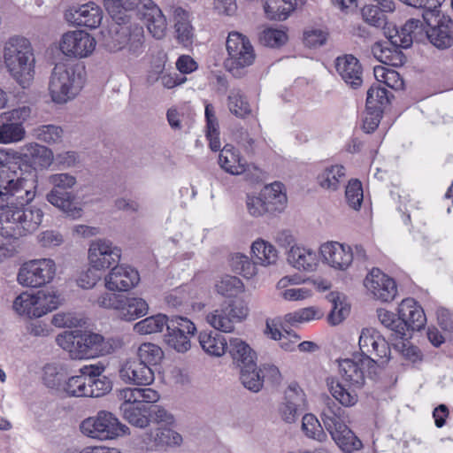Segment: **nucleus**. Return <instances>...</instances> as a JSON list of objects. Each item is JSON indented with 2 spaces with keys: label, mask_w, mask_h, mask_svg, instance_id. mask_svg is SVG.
<instances>
[{
  "label": "nucleus",
  "mask_w": 453,
  "mask_h": 453,
  "mask_svg": "<svg viewBox=\"0 0 453 453\" xmlns=\"http://www.w3.org/2000/svg\"><path fill=\"white\" fill-rule=\"evenodd\" d=\"M3 59L10 77L21 88L31 86L35 75V54L30 40L12 35L4 43Z\"/></svg>",
  "instance_id": "1"
},
{
  "label": "nucleus",
  "mask_w": 453,
  "mask_h": 453,
  "mask_svg": "<svg viewBox=\"0 0 453 453\" xmlns=\"http://www.w3.org/2000/svg\"><path fill=\"white\" fill-rule=\"evenodd\" d=\"M85 83L83 69L79 65L58 63L52 69L48 91L56 104L73 100Z\"/></svg>",
  "instance_id": "2"
},
{
  "label": "nucleus",
  "mask_w": 453,
  "mask_h": 453,
  "mask_svg": "<svg viewBox=\"0 0 453 453\" xmlns=\"http://www.w3.org/2000/svg\"><path fill=\"white\" fill-rule=\"evenodd\" d=\"M325 429L344 452H353L362 448L361 441L345 424V411L332 399H327L321 412Z\"/></svg>",
  "instance_id": "3"
},
{
  "label": "nucleus",
  "mask_w": 453,
  "mask_h": 453,
  "mask_svg": "<svg viewBox=\"0 0 453 453\" xmlns=\"http://www.w3.org/2000/svg\"><path fill=\"white\" fill-rule=\"evenodd\" d=\"M47 182L50 190L46 195V200L68 217L80 218L82 211L74 205L75 196L72 192L77 184L76 176L69 173H56L47 177Z\"/></svg>",
  "instance_id": "4"
},
{
  "label": "nucleus",
  "mask_w": 453,
  "mask_h": 453,
  "mask_svg": "<svg viewBox=\"0 0 453 453\" xmlns=\"http://www.w3.org/2000/svg\"><path fill=\"white\" fill-rule=\"evenodd\" d=\"M80 429L87 437L100 441L115 440L129 434L128 426L115 414L104 410L82 420Z\"/></svg>",
  "instance_id": "5"
},
{
  "label": "nucleus",
  "mask_w": 453,
  "mask_h": 453,
  "mask_svg": "<svg viewBox=\"0 0 453 453\" xmlns=\"http://www.w3.org/2000/svg\"><path fill=\"white\" fill-rule=\"evenodd\" d=\"M59 303V296L53 290L25 291L14 299L12 308L20 316L37 319L56 310Z\"/></svg>",
  "instance_id": "6"
},
{
  "label": "nucleus",
  "mask_w": 453,
  "mask_h": 453,
  "mask_svg": "<svg viewBox=\"0 0 453 453\" xmlns=\"http://www.w3.org/2000/svg\"><path fill=\"white\" fill-rule=\"evenodd\" d=\"M126 23H117L108 32L104 45L110 52H118L123 49L134 57L140 56L144 48L143 28L138 25L126 26Z\"/></svg>",
  "instance_id": "7"
},
{
  "label": "nucleus",
  "mask_w": 453,
  "mask_h": 453,
  "mask_svg": "<svg viewBox=\"0 0 453 453\" xmlns=\"http://www.w3.org/2000/svg\"><path fill=\"white\" fill-rule=\"evenodd\" d=\"M226 50V67L235 77H241L256 60L255 50L250 39L239 32L229 33Z\"/></svg>",
  "instance_id": "8"
},
{
  "label": "nucleus",
  "mask_w": 453,
  "mask_h": 453,
  "mask_svg": "<svg viewBox=\"0 0 453 453\" xmlns=\"http://www.w3.org/2000/svg\"><path fill=\"white\" fill-rule=\"evenodd\" d=\"M57 265L50 258L33 259L24 263L18 273V282L27 288H41L55 278Z\"/></svg>",
  "instance_id": "9"
},
{
  "label": "nucleus",
  "mask_w": 453,
  "mask_h": 453,
  "mask_svg": "<svg viewBox=\"0 0 453 453\" xmlns=\"http://www.w3.org/2000/svg\"><path fill=\"white\" fill-rule=\"evenodd\" d=\"M359 349L364 364L388 363L390 358V348L384 336L374 328L362 329L358 339Z\"/></svg>",
  "instance_id": "10"
},
{
  "label": "nucleus",
  "mask_w": 453,
  "mask_h": 453,
  "mask_svg": "<svg viewBox=\"0 0 453 453\" xmlns=\"http://www.w3.org/2000/svg\"><path fill=\"white\" fill-rule=\"evenodd\" d=\"M31 116L29 106H20L0 113V144L8 145L26 138L24 122Z\"/></svg>",
  "instance_id": "11"
},
{
  "label": "nucleus",
  "mask_w": 453,
  "mask_h": 453,
  "mask_svg": "<svg viewBox=\"0 0 453 453\" xmlns=\"http://www.w3.org/2000/svg\"><path fill=\"white\" fill-rule=\"evenodd\" d=\"M248 314L249 308L245 301L236 299L208 313L206 321L218 331L231 333L234 329V325L245 319Z\"/></svg>",
  "instance_id": "12"
},
{
  "label": "nucleus",
  "mask_w": 453,
  "mask_h": 453,
  "mask_svg": "<svg viewBox=\"0 0 453 453\" xmlns=\"http://www.w3.org/2000/svg\"><path fill=\"white\" fill-rule=\"evenodd\" d=\"M122 256V250L107 238L93 240L88 250V261L90 267L95 270L106 271L119 264Z\"/></svg>",
  "instance_id": "13"
},
{
  "label": "nucleus",
  "mask_w": 453,
  "mask_h": 453,
  "mask_svg": "<svg viewBox=\"0 0 453 453\" xmlns=\"http://www.w3.org/2000/svg\"><path fill=\"white\" fill-rule=\"evenodd\" d=\"M96 46V39L84 30H70L59 40V50L68 58H85L90 56Z\"/></svg>",
  "instance_id": "14"
},
{
  "label": "nucleus",
  "mask_w": 453,
  "mask_h": 453,
  "mask_svg": "<svg viewBox=\"0 0 453 453\" xmlns=\"http://www.w3.org/2000/svg\"><path fill=\"white\" fill-rule=\"evenodd\" d=\"M195 324L184 317H173L167 326L165 341L167 345L180 353L188 351L190 347V337L195 334Z\"/></svg>",
  "instance_id": "15"
},
{
  "label": "nucleus",
  "mask_w": 453,
  "mask_h": 453,
  "mask_svg": "<svg viewBox=\"0 0 453 453\" xmlns=\"http://www.w3.org/2000/svg\"><path fill=\"white\" fill-rule=\"evenodd\" d=\"M400 322H397L396 336L403 339L408 330L419 331L426 322L424 310L412 298L403 299L398 307Z\"/></svg>",
  "instance_id": "16"
},
{
  "label": "nucleus",
  "mask_w": 453,
  "mask_h": 453,
  "mask_svg": "<svg viewBox=\"0 0 453 453\" xmlns=\"http://www.w3.org/2000/svg\"><path fill=\"white\" fill-rule=\"evenodd\" d=\"M364 285L369 294L383 303L391 302L397 294L396 283L379 268H373L366 275Z\"/></svg>",
  "instance_id": "17"
},
{
  "label": "nucleus",
  "mask_w": 453,
  "mask_h": 453,
  "mask_svg": "<svg viewBox=\"0 0 453 453\" xmlns=\"http://www.w3.org/2000/svg\"><path fill=\"white\" fill-rule=\"evenodd\" d=\"M319 254L325 264L339 271H346L354 258V252L349 245L333 241L321 244Z\"/></svg>",
  "instance_id": "18"
},
{
  "label": "nucleus",
  "mask_w": 453,
  "mask_h": 453,
  "mask_svg": "<svg viewBox=\"0 0 453 453\" xmlns=\"http://www.w3.org/2000/svg\"><path fill=\"white\" fill-rule=\"evenodd\" d=\"M140 281L138 272L126 265H115L104 277V287L111 292H124L135 287Z\"/></svg>",
  "instance_id": "19"
},
{
  "label": "nucleus",
  "mask_w": 453,
  "mask_h": 453,
  "mask_svg": "<svg viewBox=\"0 0 453 453\" xmlns=\"http://www.w3.org/2000/svg\"><path fill=\"white\" fill-rule=\"evenodd\" d=\"M65 20L73 25L96 28L103 19V12L95 3L72 6L65 12Z\"/></svg>",
  "instance_id": "20"
},
{
  "label": "nucleus",
  "mask_w": 453,
  "mask_h": 453,
  "mask_svg": "<svg viewBox=\"0 0 453 453\" xmlns=\"http://www.w3.org/2000/svg\"><path fill=\"white\" fill-rule=\"evenodd\" d=\"M139 13L152 37L161 40L165 36L166 19L161 9L152 0H142Z\"/></svg>",
  "instance_id": "21"
},
{
  "label": "nucleus",
  "mask_w": 453,
  "mask_h": 453,
  "mask_svg": "<svg viewBox=\"0 0 453 453\" xmlns=\"http://www.w3.org/2000/svg\"><path fill=\"white\" fill-rule=\"evenodd\" d=\"M119 378L127 384L150 385L154 380L152 367L135 359L124 361L119 370Z\"/></svg>",
  "instance_id": "22"
},
{
  "label": "nucleus",
  "mask_w": 453,
  "mask_h": 453,
  "mask_svg": "<svg viewBox=\"0 0 453 453\" xmlns=\"http://www.w3.org/2000/svg\"><path fill=\"white\" fill-rule=\"evenodd\" d=\"M288 264L299 271L313 272L319 259L315 250L303 245H292L288 252Z\"/></svg>",
  "instance_id": "23"
},
{
  "label": "nucleus",
  "mask_w": 453,
  "mask_h": 453,
  "mask_svg": "<svg viewBox=\"0 0 453 453\" xmlns=\"http://www.w3.org/2000/svg\"><path fill=\"white\" fill-rule=\"evenodd\" d=\"M373 366L364 364L361 357L345 358L339 361V372L342 378L356 387H361L365 382V372Z\"/></svg>",
  "instance_id": "24"
},
{
  "label": "nucleus",
  "mask_w": 453,
  "mask_h": 453,
  "mask_svg": "<svg viewBox=\"0 0 453 453\" xmlns=\"http://www.w3.org/2000/svg\"><path fill=\"white\" fill-rule=\"evenodd\" d=\"M335 68L341 78L350 87L356 88L362 84V66L353 55L338 57L335 60Z\"/></svg>",
  "instance_id": "25"
},
{
  "label": "nucleus",
  "mask_w": 453,
  "mask_h": 453,
  "mask_svg": "<svg viewBox=\"0 0 453 453\" xmlns=\"http://www.w3.org/2000/svg\"><path fill=\"white\" fill-rule=\"evenodd\" d=\"M56 342L73 359H86L84 331L81 329L59 334Z\"/></svg>",
  "instance_id": "26"
},
{
  "label": "nucleus",
  "mask_w": 453,
  "mask_h": 453,
  "mask_svg": "<svg viewBox=\"0 0 453 453\" xmlns=\"http://www.w3.org/2000/svg\"><path fill=\"white\" fill-rule=\"evenodd\" d=\"M429 42L438 49H447L453 44V22L450 19L442 17L428 30H426Z\"/></svg>",
  "instance_id": "27"
},
{
  "label": "nucleus",
  "mask_w": 453,
  "mask_h": 453,
  "mask_svg": "<svg viewBox=\"0 0 453 453\" xmlns=\"http://www.w3.org/2000/svg\"><path fill=\"white\" fill-rule=\"evenodd\" d=\"M401 46L393 43L391 37L385 42H376L372 47L373 57L380 63L390 66H400L405 62V57L401 50Z\"/></svg>",
  "instance_id": "28"
},
{
  "label": "nucleus",
  "mask_w": 453,
  "mask_h": 453,
  "mask_svg": "<svg viewBox=\"0 0 453 453\" xmlns=\"http://www.w3.org/2000/svg\"><path fill=\"white\" fill-rule=\"evenodd\" d=\"M83 370L88 374V397H100L111 390V381L102 376L103 366L84 365Z\"/></svg>",
  "instance_id": "29"
},
{
  "label": "nucleus",
  "mask_w": 453,
  "mask_h": 453,
  "mask_svg": "<svg viewBox=\"0 0 453 453\" xmlns=\"http://www.w3.org/2000/svg\"><path fill=\"white\" fill-rule=\"evenodd\" d=\"M150 449L165 446H179L182 442L181 435L170 428H155L146 433L142 439Z\"/></svg>",
  "instance_id": "30"
},
{
  "label": "nucleus",
  "mask_w": 453,
  "mask_h": 453,
  "mask_svg": "<svg viewBox=\"0 0 453 453\" xmlns=\"http://www.w3.org/2000/svg\"><path fill=\"white\" fill-rule=\"evenodd\" d=\"M149 311L148 303L135 296H123L117 310L118 316L126 321H132L145 316Z\"/></svg>",
  "instance_id": "31"
},
{
  "label": "nucleus",
  "mask_w": 453,
  "mask_h": 453,
  "mask_svg": "<svg viewBox=\"0 0 453 453\" xmlns=\"http://www.w3.org/2000/svg\"><path fill=\"white\" fill-rule=\"evenodd\" d=\"M199 344L202 349L209 356L221 357L228 349L226 338L214 331H203L198 335Z\"/></svg>",
  "instance_id": "32"
},
{
  "label": "nucleus",
  "mask_w": 453,
  "mask_h": 453,
  "mask_svg": "<svg viewBox=\"0 0 453 453\" xmlns=\"http://www.w3.org/2000/svg\"><path fill=\"white\" fill-rule=\"evenodd\" d=\"M142 0H104V7L116 23H127L131 12L142 5Z\"/></svg>",
  "instance_id": "33"
},
{
  "label": "nucleus",
  "mask_w": 453,
  "mask_h": 453,
  "mask_svg": "<svg viewBox=\"0 0 453 453\" xmlns=\"http://www.w3.org/2000/svg\"><path fill=\"white\" fill-rule=\"evenodd\" d=\"M346 180V169L342 165H333L324 168L317 176L320 188L327 191H336Z\"/></svg>",
  "instance_id": "34"
},
{
  "label": "nucleus",
  "mask_w": 453,
  "mask_h": 453,
  "mask_svg": "<svg viewBox=\"0 0 453 453\" xmlns=\"http://www.w3.org/2000/svg\"><path fill=\"white\" fill-rule=\"evenodd\" d=\"M270 214L281 212L288 202L287 195L280 182H273L264 187L261 190Z\"/></svg>",
  "instance_id": "35"
},
{
  "label": "nucleus",
  "mask_w": 453,
  "mask_h": 453,
  "mask_svg": "<svg viewBox=\"0 0 453 453\" xmlns=\"http://www.w3.org/2000/svg\"><path fill=\"white\" fill-rule=\"evenodd\" d=\"M219 164L226 173L239 175L246 172V161L232 145L226 144L219 152Z\"/></svg>",
  "instance_id": "36"
},
{
  "label": "nucleus",
  "mask_w": 453,
  "mask_h": 453,
  "mask_svg": "<svg viewBox=\"0 0 453 453\" xmlns=\"http://www.w3.org/2000/svg\"><path fill=\"white\" fill-rule=\"evenodd\" d=\"M174 28L176 38L180 43L188 46L193 42L194 27L191 25L190 14L182 8L174 10Z\"/></svg>",
  "instance_id": "37"
},
{
  "label": "nucleus",
  "mask_w": 453,
  "mask_h": 453,
  "mask_svg": "<svg viewBox=\"0 0 453 453\" xmlns=\"http://www.w3.org/2000/svg\"><path fill=\"white\" fill-rule=\"evenodd\" d=\"M86 359L104 356L111 353L113 346L110 340L103 335L84 331Z\"/></svg>",
  "instance_id": "38"
},
{
  "label": "nucleus",
  "mask_w": 453,
  "mask_h": 453,
  "mask_svg": "<svg viewBox=\"0 0 453 453\" xmlns=\"http://www.w3.org/2000/svg\"><path fill=\"white\" fill-rule=\"evenodd\" d=\"M251 254L257 265L270 266L278 260V250L269 242L258 238L252 242Z\"/></svg>",
  "instance_id": "39"
},
{
  "label": "nucleus",
  "mask_w": 453,
  "mask_h": 453,
  "mask_svg": "<svg viewBox=\"0 0 453 453\" xmlns=\"http://www.w3.org/2000/svg\"><path fill=\"white\" fill-rule=\"evenodd\" d=\"M233 360L242 367L251 365L255 361L256 354L250 345L242 339L238 337H231L228 341V349Z\"/></svg>",
  "instance_id": "40"
},
{
  "label": "nucleus",
  "mask_w": 453,
  "mask_h": 453,
  "mask_svg": "<svg viewBox=\"0 0 453 453\" xmlns=\"http://www.w3.org/2000/svg\"><path fill=\"white\" fill-rule=\"evenodd\" d=\"M123 418L132 426L143 428L150 423V406L142 403L136 405H120Z\"/></svg>",
  "instance_id": "41"
},
{
  "label": "nucleus",
  "mask_w": 453,
  "mask_h": 453,
  "mask_svg": "<svg viewBox=\"0 0 453 453\" xmlns=\"http://www.w3.org/2000/svg\"><path fill=\"white\" fill-rule=\"evenodd\" d=\"M227 108L233 115L239 119H245L252 112L246 96L238 88L230 90L227 96Z\"/></svg>",
  "instance_id": "42"
},
{
  "label": "nucleus",
  "mask_w": 453,
  "mask_h": 453,
  "mask_svg": "<svg viewBox=\"0 0 453 453\" xmlns=\"http://www.w3.org/2000/svg\"><path fill=\"white\" fill-rule=\"evenodd\" d=\"M204 115L206 119V137L211 150L217 151L220 149L219 122L212 104L205 105Z\"/></svg>",
  "instance_id": "43"
},
{
  "label": "nucleus",
  "mask_w": 453,
  "mask_h": 453,
  "mask_svg": "<svg viewBox=\"0 0 453 453\" xmlns=\"http://www.w3.org/2000/svg\"><path fill=\"white\" fill-rule=\"evenodd\" d=\"M32 134L36 140L42 142L53 145L62 142L64 130L58 125H41L33 129Z\"/></svg>",
  "instance_id": "44"
},
{
  "label": "nucleus",
  "mask_w": 453,
  "mask_h": 453,
  "mask_svg": "<svg viewBox=\"0 0 453 453\" xmlns=\"http://www.w3.org/2000/svg\"><path fill=\"white\" fill-rule=\"evenodd\" d=\"M62 391L71 396L88 397V374L83 367L80 369V374L74 375L65 380Z\"/></svg>",
  "instance_id": "45"
},
{
  "label": "nucleus",
  "mask_w": 453,
  "mask_h": 453,
  "mask_svg": "<svg viewBox=\"0 0 453 453\" xmlns=\"http://www.w3.org/2000/svg\"><path fill=\"white\" fill-rule=\"evenodd\" d=\"M170 319L164 314H157L148 317L134 326V332L140 334H150L162 332L167 326Z\"/></svg>",
  "instance_id": "46"
},
{
  "label": "nucleus",
  "mask_w": 453,
  "mask_h": 453,
  "mask_svg": "<svg viewBox=\"0 0 453 453\" xmlns=\"http://www.w3.org/2000/svg\"><path fill=\"white\" fill-rule=\"evenodd\" d=\"M42 144L37 142H27L18 150L8 149L5 150L7 157L12 159H19L25 162L37 165Z\"/></svg>",
  "instance_id": "47"
},
{
  "label": "nucleus",
  "mask_w": 453,
  "mask_h": 453,
  "mask_svg": "<svg viewBox=\"0 0 453 453\" xmlns=\"http://www.w3.org/2000/svg\"><path fill=\"white\" fill-rule=\"evenodd\" d=\"M241 380L242 385L250 391L258 392L263 387V378L260 369L256 367L255 361L251 365L241 367Z\"/></svg>",
  "instance_id": "48"
},
{
  "label": "nucleus",
  "mask_w": 453,
  "mask_h": 453,
  "mask_svg": "<svg viewBox=\"0 0 453 453\" xmlns=\"http://www.w3.org/2000/svg\"><path fill=\"white\" fill-rule=\"evenodd\" d=\"M302 430L307 437L319 442H324L327 440V435L323 426L313 414L307 413L303 417Z\"/></svg>",
  "instance_id": "49"
},
{
  "label": "nucleus",
  "mask_w": 453,
  "mask_h": 453,
  "mask_svg": "<svg viewBox=\"0 0 453 453\" xmlns=\"http://www.w3.org/2000/svg\"><path fill=\"white\" fill-rule=\"evenodd\" d=\"M374 77L379 83H383L393 89H400L403 81L399 73L394 69L378 65L373 68Z\"/></svg>",
  "instance_id": "50"
},
{
  "label": "nucleus",
  "mask_w": 453,
  "mask_h": 453,
  "mask_svg": "<svg viewBox=\"0 0 453 453\" xmlns=\"http://www.w3.org/2000/svg\"><path fill=\"white\" fill-rule=\"evenodd\" d=\"M65 371L62 366L50 364L44 366L43 380L48 388L62 390L65 380Z\"/></svg>",
  "instance_id": "51"
},
{
  "label": "nucleus",
  "mask_w": 453,
  "mask_h": 453,
  "mask_svg": "<svg viewBox=\"0 0 453 453\" xmlns=\"http://www.w3.org/2000/svg\"><path fill=\"white\" fill-rule=\"evenodd\" d=\"M137 354L139 357L138 360L150 367L157 365L164 357L161 348L151 342L141 344Z\"/></svg>",
  "instance_id": "52"
},
{
  "label": "nucleus",
  "mask_w": 453,
  "mask_h": 453,
  "mask_svg": "<svg viewBox=\"0 0 453 453\" xmlns=\"http://www.w3.org/2000/svg\"><path fill=\"white\" fill-rule=\"evenodd\" d=\"M232 269L247 279H250L257 274V264L251 261L244 254L237 253L231 258Z\"/></svg>",
  "instance_id": "53"
},
{
  "label": "nucleus",
  "mask_w": 453,
  "mask_h": 453,
  "mask_svg": "<svg viewBox=\"0 0 453 453\" xmlns=\"http://www.w3.org/2000/svg\"><path fill=\"white\" fill-rule=\"evenodd\" d=\"M215 288L219 295L231 297L242 292L244 286L238 277L225 275L216 283Z\"/></svg>",
  "instance_id": "54"
},
{
  "label": "nucleus",
  "mask_w": 453,
  "mask_h": 453,
  "mask_svg": "<svg viewBox=\"0 0 453 453\" xmlns=\"http://www.w3.org/2000/svg\"><path fill=\"white\" fill-rule=\"evenodd\" d=\"M389 103L388 91L380 87V85H372L367 91L366 107L367 109L382 110Z\"/></svg>",
  "instance_id": "55"
},
{
  "label": "nucleus",
  "mask_w": 453,
  "mask_h": 453,
  "mask_svg": "<svg viewBox=\"0 0 453 453\" xmlns=\"http://www.w3.org/2000/svg\"><path fill=\"white\" fill-rule=\"evenodd\" d=\"M322 317L319 310L314 307H307L300 309L294 312H289L284 316L285 322L295 326L298 323L309 322L311 320L319 319Z\"/></svg>",
  "instance_id": "56"
},
{
  "label": "nucleus",
  "mask_w": 453,
  "mask_h": 453,
  "mask_svg": "<svg viewBox=\"0 0 453 453\" xmlns=\"http://www.w3.org/2000/svg\"><path fill=\"white\" fill-rule=\"evenodd\" d=\"M330 392L334 398L343 406H353L357 402V395L355 390L347 388L339 382L331 385Z\"/></svg>",
  "instance_id": "57"
},
{
  "label": "nucleus",
  "mask_w": 453,
  "mask_h": 453,
  "mask_svg": "<svg viewBox=\"0 0 453 453\" xmlns=\"http://www.w3.org/2000/svg\"><path fill=\"white\" fill-rule=\"evenodd\" d=\"M346 201L349 207L357 211L360 209L363 199L364 192L361 182L355 179L349 181L345 190Z\"/></svg>",
  "instance_id": "58"
},
{
  "label": "nucleus",
  "mask_w": 453,
  "mask_h": 453,
  "mask_svg": "<svg viewBox=\"0 0 453 453\" xmlns=\"http://www.w3.org/2000/svg\"><path fill=\"white\" fill-rule=\"evenodd\" d=\"M90 300L100 308L117 311L121 296L108 291H102L98 294H93Z\"/></svg>",
  "instance_id": "59"
},
{
  "label": "nucleus",
  "mask_w": 453,
  "mask_h": 453,
  "mask_svg": "<svg viewBox=\"0 0 453 453\" xmlns=\"http://www.w3.org/2000/svg\"><path fill=\"white\" fill-rule=\"evenodd\" d=\"M284 403L306 410L307 402L303 390L296 384L291 383L284 394Z\"/></svg>",
  "instance_id": "60"
},
{
  "label": "nucleus",
  "mask_w": 453,
  "mask_h": 453,
  "mask_svg": "<svg viewBox=\"0 0 453 453\" xmlns=\"http://www.w3.org/2000/svg\"><path fill=\"white\" fill-rule=\"evenodd\" d=\"M361 12L362 17L366 23L373 27H380L386 21L385 13L388 12L382 11L381 5L380 4H369L364 6Z\"/></svg>",
  "instance_id": "61"
},
{
  "label": "nucleus",
  "mask_w": 453,
  "mask_h": 453,
  "mask_svg": "<svg viewBox=\"0 0 453 453\" xmlns=\"http://www.w3.org/2000/svg\"><path fill=\"white\" fill-rule=\"evenodd\" d=\"M259 40L265 46L274 48L284 44L288 36L282 30L267 28L261 33Z\"/></svg>",
  "instance_id": "62"
},
{
  "label": "nucleus",
  "mask_w": 453,
  "mask_h": 453,
  "mask_svg": "<svg viewBox=\"0 0 453 453\" xmlns=\"http://www.w3.org/2000/svg\"><path fill=\"white\" fill-rule=\"evenodd\" d=\"M265 12L271 19L285 20L290 14L289 11L285 10L283 0H266Z\"/></svg>",
  "instance_id": "63"
},
{
  "label": "nucleus",
  "mask_w": 453,
  "mask_h": 453,
  "mask_svg": "<svg viewBox=\"0 0 453 453\" xmlns=\"http://www.w3.org/2000/svg\"><path fill=\"white\" fill-rule=\"evenodd\" d=\"M246 208L249 214L252 217H261L266 213H269L268 207L266 206L265 199L261 195V191L257 196H247Z\"/></svg>",
  "instance_id": "64"
}]
</instances>
